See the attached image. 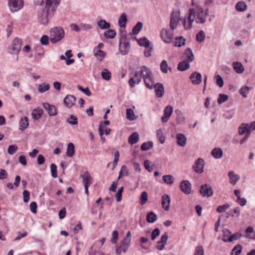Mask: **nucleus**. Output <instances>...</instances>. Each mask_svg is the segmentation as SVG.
I'll return each mask as SVG.
<instances>
[{"instance_id":"f257e3e1","label":"nucleus","mask_w":255,"mask_h":255,"mask_svg":"<svg viewBox=\"0 0 255 255\" xmlns=\"http://www.w3.org/2000/svg\"><path fill=\"white\" fill-rule=\"evenodd\" d=\"M60 0H42L40 2V9L38 11L40 22L46 24L48 22V17L55 11Z\"/></svg>"},{"instance_id":"f03ea898","label":"nucleus","mask_w":255,"mask_h":255,"mask_svg":"<svg viewBox=\"0 0 255 255\" xmlns=\"http://www.w3.org/2000/svg\"><path fill=\"white\" fill-rule=\"evenodd\" d=\"M208 16V9L204 10L201 7H197L189 10L188 19L191 18L197 23L203 24L206 22Z\"/></svg>"},{"instance_id":"7ed1b4c3","label":"nucleus","mask_w":255,"mask_h":255,"mask_svg":"<svg viewBox=\"0 0 255 255\" xmlns=\"http://www.w3.org/2000/svg\"><path fill=\"white\" fill-rule=\"evenodd\" d=\"M64 31L61 27H54L50 31V40L52 43L60 41L64 36Z\"/></svg>"},{"instance_id":"20e7f679","label":"nucleus","mask_w":255,"mask_h":255,"mask_svg":"<svg viewBox=\"0 0 255 255\" xmlns=\"http://www.w3.org/2000/svg\"><path fill=\"white\" fill-rule=\"evenodd\" d=\"M180 13L178 10H175L172 12L170 15V27L172 30H174L178 26L179 20H182L183 19H182L180 17Z\"/></svg>"},{"instance_id":"39448f33","label":"nucleus","mask_w":255,"mask_h":255,"mask_svg":"<svg viewBox=\"0 0 255 255\" xmlns=\"http://www.w3.org/2000/svg\"><path fill=\"white\" fill-rule=\"evenodd\" d=\"M8 4L10 11L14 12L23 8L24 1L23 0H8Z\"/></svg>"},{"instance_id":"423d86ee","label":"nucleus","mask_w":255,"mask_h":255,"mask_svg":"<svg viewBox=\"0 0 255 255\" xmlns=\"http://www.w3.org/2000/svg\"><path fill=\"white\" fill-rule=\"evenodd\" d=\"M160 37L165 43H171L173 41V33L172 31L163 28L160 32Z\"/></svg>"},{"instance_id":"0eeeda50","label":"nucleus","mask_w":255,"mask_h":255,"mask_svg":"<svg viewBox=\"0 0 255 255\" xmlns=\"http://www.w3.org/2000/svg\"><path fill=\"white\" fill-rule=\"evenodd\" d=\"M200 192L205 197H210L213 194L212 188L210 185L207 184H204L201 186Z\"/></svg>"},{"instance_id":"6e6552de","label":"nucleus","mask_w":255,"mask_h":255,"mask_svg":"<svg viewBox=\"0 0 255 255\" xmlns=\"http://www.w3.org/2000/svg\"><path fill=\"white\" fill-rule=\"evenodd\" d=\"M131 235L130 232H128L125 238L122 241L121 244L122 251L124 253H126L129 248L131 243Z\"/></svg>"},{"instance_id":"1a4fd4ad","label":"nucleus","mask_w":255,"mask_h":255,"mask_svg":"<svg viewBox=\"0 0 255 255\" xmlns=\"http://www.w3.org/2000/svg\"><path fill=\"white\" fill-rule=\"evenodd\" d=\"M141 76L139 70L136 71L133 77H131L128 81L129 86L131 88L134 87L136 85L139 84L141 81Z\"/></svg>"},{"instance_id":"9d476101","label":"nucleus","mask_w":255,"mask_h":255,"mask_svg":"<svg viewBox=\"0 0 255 255\" xmlns=\"http://www.w3.org/2000/svg\"><path fill=\"white\" fill-rule=\"evenodd\" d=\"M180 190L185 194H190L191 192L192 185L188 180L181 181L179 185Z\"/></svg>"},{"instance_id":"9b49d317","label":"nucleus","mask_w":255,"mask_h":255,"mask_svg":"<svg viewBox=\"0 0 255 255\" xmlns=\"http://www.w3.org/2000/svg\"><path fill=\"white\" fill-rule=\"evenodd\" d=\"M223 232L224 235L222 240L224 242H231L233 241L237 240L239 239L242 236V235L241 234L236 233L230 236L229 238H228V239H226V234L228 233L229 234H230L231 232H230L229 230L227 229L224 230Z\"/></svg>"},{"instance_id":"f8f14e48","label":"nucleus","mask_w":255,"mask_h":255,"mask_svg":"<svg viewBox=\"0 0 255 255\" xmlns=\"http://www.w3.org/2000/svg\"><path fill=\"white\" fill-rule=\"evenodd\" d=\"M204 159L199 158L196 160L195 164L193 166V168L196 173H202L204 171Z\"/></svg>"},{"instance_id":"ddd939ff","label":"nucleus","mask_w":255,"mask_h":255,"mask_svg":"<svg viewBox=\"0 0 255 255\" xmlns=\"http://www.w3.org/2000/svg\"><path fill=\"white\" fill-rule=\"evenodd\" d=\"M21 49V41L18 38L14 39L12 44L10 48V52L11 54H18Z\"/></svg>"},{"instance_id":"4468645a","label":"nucleus","mask_w":255,"mask_h":255,"mask_svg":"<svg viewBox=\"0 0 255 255\" xmlns=\"http://www.w3.org/2000/svg\"><path fill=\"white\" fill-rule=\"evenodd\" d=\"M43 107L50 116H55L57 114V108L54 105L44 103L43 104Z\"/></svg>"},{"instance_id":"2eb2a0df","label":"nucleus","mask_w":255,"mask_h":255,"mask_svg":"<svg viewBox=\"0 0 255 255\" xmlns=\"http://www.w3.org/2000/svg\"><path fill=\"white\" fill-rule=\"evenodd\" d=\"M173 112V107L171 106H166L164 110L163 116L161 117V121L163 123L167 122Z\"/></svg>"},{"instance_id":"dca6fc26","label":"nucleus","mask_w":255,"mask_h":255,"mask_svg":"<svg viewBox=\"0 0 255 255\" xmlns=\"http://www.w3.org/2000/svg\"><path fill=\"white\" fill-rule=\"evenodd\" d=\"M189 78L193 85H199L202 82V75L197 72H193L190 75Z\"/></svg>"},{"instance_id":"f3484780","label":"nucleus","mask_w":255,"mask_h":255,"mask_svg":"<svg viewBox=\"0 0 255 255\" xmlns=\"http://www.w3.org/2000/svg\"><path fill=\"white\" fill-rule=\"evenodd\" d=\"M156 95L158 98L162 97L164 93L163 85L160 83H157L153 86Z\"/></svg>"},{"instance_id":"a211bd4d","label":"nucleus","mask_w":255,"mask_h":255,"mask_svg":"<svg viewBox=\"0 0 255 255\" xmlns=\"http://www.w3.org/2000/svg\"><path fill=\"white\" fill-rule=\"evenodd\" d=\"M228 176L229 177V182L233 185H235L240 179V176L236 174L233 171H230L228 172Z\"/></svg>"},{"instance_id":"6ab92c4d","label":"nucleus","mask_w":255,"mask_h":255,"mask_svg":"<svg viewBox=\"0 0 255 255\" xmlns=\"http://www.w3.org/2000/svg\"><path fill=\"white\" fill-rule=\"evenodd\" d=\"M170 203V197L167 194L163 195L162 196L161 205H162V208L165 211L169 210Z\"/></svg>"},{"instance_id":"aec40b11","label":"nucleus","mask_w":255,"mask_h":255,"mask_svg":"<svg viewBox=\"0 0 255 255\" xmlns=\"http://www.w3.org/2000/svg\"><path fill=\"white\" fill-rule=\"evenodd\" d=\"M177 143L179 146L184 147L186 144L187 138L183 133H177L176 134Z\"/></svg>"},{"instance_id":"412c9836","label":"nucleus","mask_w":255,"mask_h":255,"mask_svg":"<svg viewBox=\"0 0 255 255\" xmlns=\"http://www.w3.org/2000/svg\"><path fill=\"white\" fill-rule=\"evenodd\" d=\"M76 98L72 95H68L64 99V103L66 107L71 108L75 103Z\"/></svg>"},{"instance_id":"4be33fe9","label":"nucleus","mask_w":255,"mask_h":255,"mask_svg":"<svg viewBox=\"0 0 255 255\" xmlns=\"http://www.w3.org/2000/svg\"><path fill=\"white\" fill-rule=\"evenodd\" d=\"M249 127L248 124H242L239 128V134L240 135L245 134V135L248 134V136H249L251 133V130L249 129Z\"/></svg>"},{"instance_id":"5701e85b","label":"nucleus","mask_w":255,"mask_h":255,"mask_svg":"<svg viewBox=\"0 0 255 255\" xmlns=\"http://www.w3.org/2000/svg\"><path fill=\"white\" fill-rule=\"evenodd\" d=\"M130 49V44L128 42H124L123 44L120 43L119 45V49L121 53L123 55L127 54Z\"/></svg>"},{"instance_id":"b1692460","label":"nucleus","mask_w":255,"mask_h":255,"mask_svg":"<svg viewBox=\"0 0 255 255\" xmlns=\"http://www.w3.org/2000/svg\"><path fill=\"white\" fill-rule=\"evenodd\" d=\"M81 177L83 179L84 186H89L91 184V180L92 177L88 171L85 172L83 175H81Z\"/></svg>"},{"instance_id":"393cba45","label":"nucleus","mask_w":255,"mask_h":255,"mask_svg":"<svg viewBox=\"0 0 255 255\" xmlns=\"http://www.w3.org/2000/svg\"><path fill=\"white\" fill-rule=\"evenodd\" d=\"M143 80L146 87L149 89H152L153 88V86L155 84L152 74L147 77H145V79H143Z\"/></svg>"},{"instance_id":"a878e982","label":"nucleus","mask_w":255,"mask_h":255,"mask_svg":"<svg viewBox=\"0 0 255 255\" xmlns=\"http://www.w3.org/2000/svg\"><path fill=\"white\" fill-rule=\"evenodd\" d=\"M139 71L141 74V79H145V77H147L152 74L150 69L145 66H141L140 68Z\"/></svg>"},{"instance_id":"bb28decb","label":"nucleus","mask_w":255,"mask_h":255,"mask_svg":"<svg viewBox=\"0 0 255 255\" xmlns=\"http://www.w3.org/2000/svg\"><path fill=\"white\" fill-rule=\"evenodd\" d=\"M233 67L234 70L238 74H241L244 71V68L241 62L236 61L233 63Z\"/></svg>"},{"instance_id":"cd10ccee","label":"nucleus","mask_w":255,"mask_h":255,"mask_svg":"<svg viewBox=\"0 0 255 255\" xmlns=\"http://www.w3.org/2000/svg\"><path fill=\"white\" fill-rule=\"evenodd\" d=\"M175 113L177 115L176 121L178 124H182L185 122L186 118L180 110H176Z\"/></svg>"},{"instance_id":"c85d7f7f","label":"nucleus","mask_w":255,"mask_h":255,"mask_svg":"<svg viewBox=\"0 0 255 255\" xmlns=\"http://www.w3.org/2000/svg\"><path fill=\"white\" fill-rule=\"evenodd\" d=\"M43 110L40 108H37L33 110L31 116L32 118L35 120L39 119L42 115Z\"/></svg>"},{"instance_id":"c756f323","label":"nucleus","mask_w":255,"mask_h":255,"mask_svg":"<svg viewBox=\"0 0 255 255\" xmlns=\"http://www.w3.org/2000/svg\"><path fill=\"white\" fill-rule=\"evenodd\" d=\"M127 15L125 13H123L118 19V24L121 27H125L126 23L128 21Z\"/></svg>"},{"instance_id":"7c9ffc66","label":"nucleus","mask_w":255,"mask_h":255,"mask_svg":"<svg viewBox=\"0 0 255 255\" xmlns=\"http://www.w3.org/2000/svg\"><path fill=\"white\" fill-rule=\"evenodd\" d=\"M190 67L189 62L183 60L179 63L177 66V69L180 71H184L188 69Z\"/></svg>"},{"instance_id":"2f4dec72","label":"nucleus","mask_w":255,"mask_h":255,"mask_svg":"<svg viewBox=\"0 0 255 255\" xmlns=\"http://www.w3.org/2000/svg\"><path fill=\"white\" fill-rule=\"evenodd\" d=\"M28 119L27 117L21 118L19 123V129L20 130L25 129L28 127Z\"/></svg>"},{"instance_id":"473e14b6","label":"nucleus","mask_w":255,"mask_h":255,"mask_svg":"<svg viewBox=\"0 0 255 255\" xmlns=\"http://www.w3.org/2000/svg\"><path fill=\"white\" fill-rule=\"evenodd\" d=\"M246 237L250 239H255V232H254V228L252 227H248L246 230Z\"/></svg>"},{"instance_id":"72a5a7b5","label":"nucleus","mask_w":255,"mask_h":255,"mask_svg":"<svg viewBox=\"0 0 255 255\" xmlns=\"http://www.w3.org/2000/svg\"><path fill=\"white\" fill-rule=\"evenodd\" d=\"M211 155L216 159L221 158L223 156V151L220 148H215L211 151Z\"/></svg>"},{"instance_id":"f704fd0d","label":"nucleus","mask_w":255,"mask_h":255,"mask_svg":"<svg viewBox=\"0 0 255 255\" xmlns=\"http://www.w3.org/2000/svg\"><path fill=\"white\" fill-rule=\"evenodd\" d=\"M126 118L129 121H132L136 120L137 116H135L133 111L131 109H126Z\"/></svg>"},{"instance_id":"c9c22d12","label":"nucleus","mask_w":255,"mask_h":255,"mask_svg":"<svg viewBox=\"0 0 255 255\" xmlns=\"http://www.w3.org/2000/svg\"><path fill=\"white\" fill-rule=\"evenodd\" d=\"M38 91L40 93H43L50 89V85L46 83H42L38 86Z\"/></svg>"},{"instance_id":"e433bc0d","label":"nucleus","mask_w":255,"mask_h":255,"mask_svg":"<svg viewBox=\"0 0 255 255\" xmlns=\"http://www.w3.org/2000/svg\"><path fill=\"white\" fill-rule=\"evenodd\" d=\"M146 221L149 223H153L157 220V216L153 212H149L146 215Z\"/></svg>"},{"instance_id":"4c0bfd02","label":"nucleus","mask_w":255,"mask_h":255,"mask_svg":"<svg viewBox=\"0 0 255 255\" xmlns=\"http://www.w3.org/2000/svg\"><path fill=\"white\" fill-rule=\"evenodd\" d=\"M139 139V135L137 132H134L132 133L128 137V142L131 144L136 143Z\"/></svg>"},{"instance_id":"58836bf2","label":"nucleus","mask_w":255,"mask_h":255,"mask_svg":"<svg viewBox=\"0 0 255 255\" xmlns=\"http://www.w3.org/2000/svg\"><path fill=\"white\" fill-rule=\"evenodd\" d=\"M75 153V147L73 143L70 142L67 145L66 155L68 157H72Z\"/></svg>"},{"instance_id":"ea45409f","label":"nucleus","mask_w":255,"mask_h":255,"mask_svg":"<svg viewBox=\"0 0 255 255\" xmlns=\"http://www.w3.org/2000/svg\"><path fill=\"white\" fill-rule=\"evenodd\" d=\"M185 39L182 36H179L175 38V41L174 42V46L175 47H181L185 43Z\"/></svg>"},{"instance_id":"a19ab883","label":"nucleus","mask_w":255,"mask_h":255,"mask_svg":"<svg viewBox=\"0 0 255 255\" xmlns=\"http://www.w3.org/2000/svg\"><path fill=\"white\" fill-rule=\"evenodd\" d=\"M98 26L103 29H108L110 27L111 24L104 19H101L97 22Z\"/></svg>"},{"instance_id":"79ce46f5","label":"nucleus","mask_w":255,"mask_h":255,"mask_svg":"<svg viewBox=\"0 0 255 255\" xmlns=\"http://www.w3.org/2000/svg\"><path fill=\"white\" fill-rule=\"evenodd\" d=\"M95 56L100 61H102L105 56L106 53L101 50H94Z\"/></svg>"},{"instance_id":"37998d69","label":"nucleus","mask_w":255,"mask_h":255,"mask_svg":"<svg viewBox=\"0 0 255 255\" xmlns=\"http://www.w3.org/2000/svg\"><path fill=\"white\" fill-rule=\"evenodd\" d=\"M102 78L106 81H109L111 79V73L107 69H104L101 72Z\"/></svg>"},{"instance_id":"c03bdc74","label":"nucleus","mask_w":255,"mask_h":255,"mask_svg":"<svg viewBox=\"0 0 255 255\" xmlns=\"http://www.w3.org/2000/svg\"><path fill=\"white\" fill-rule=\"evenodd\" d=\"M185 55L186 56V58L187 59V61L190 62H192L194 59V55L192 51V50L190 48H187L184 53Z\"/></svg>"},{"instance_id":"a18cd8bd","label":"nucleus","mask_w":255,"mask_h":255,"mask_svg":"<svg viewBox=\"0 0 255 255\" xmlns=\"http://www.w3.org/2000/svg\"><path fill=\"white\" fill-rule=\"evenodd\" d=\"M236 9L238 11H244L247 8V6L245 2L239 1L236 5Z\"/></svg>"},{"instance_id":"49530a36","label":"nucleus","mask_w":255,"mask_h":255,"mask_svg":"<svg viewBox=\"0 0 255 255\" xmlns=\"http://www.w3.org/2000/svg\"><path fill=\"white\" fill-rule=\"evenodd\" d=\"M164 182L168 185H172L174 182V177L171 175H166L162 177Z\"/></svg>"},{"instance_id":"de8ad7c7","label":"nucleus","mask_w":255,"mask_h":255,"mask_svg":"<svg viewBox=\"0 0 255 255\" xmlns=\"http://www.w3.org/2000/svg\"><path fill=\"white\" fill-rule=\"evenodd\" d=\"M156 137L160 143L163 144L165 142V137L163 135V131L161 129H158L156 131Z\"/></svg>"},{"instance_id":"09e8293b","label":"nucleus","mask_w":255,"mask_h":255,"mask_svg":"<svg viewBox=\"0 0 255 255\" xmlns=\"http://www.w3.org/2000/svg\"><path fill=\"white\" fill-rule=\"evenodd\" d=\"M142 26L143 23L141 22H138L132 28V33L133 34H137L142 29Z\"/></svg>"},{"instance_id":"8fccbe9b","label":"nucleus","mask_w":255,"mask_h":255,"mask_svg":"<svg viewBox=\"0 0 255 255\" xmlns=\"http://www.w3.org/2000/svg\"><path fill=\"white\" fill-rule=\"evenodd\" d=\"M160 67L161 71L164 73H167L168 69L171 70V68L168 67L167 62L165 60L161 62Z\"/></svg>"},{"instance_id":"3c124183","label":"nucleus","mask_w":255,"mask_h":255,"mask_svg":"<svg viewBox=\"0 0 255 255\" xmlns=\"http://www.w3.org/2000/svg\"><path fill=\"white\" fill-rule=\"evenodd\" d=\"M138 43L139 45L144 46L145 48L148 47L150 45L149 41L145 37L140 38L138 40Z\"/></svg>"},{"instance_id":"603ef678","label":"nucleus","mask_w":255,"mask_h":255,"mask_svg":"<svg viewBox=\"0 0 255 255\" xmlns=\"http://www.w3.org/2000/svg\"><path fill=\"white\" fill-rule=\"evenodd\" d=\"M153 143L152 141H147L143 143L141 145V149L143 151L149 150L152 147Z\"/></svg>"},{"instance_id":"864d4df0","label":"nucleus","mask_w":255,"mask_h":255,"mask_svg":"<svg viewBox=\"0 0 255 255\" xmlns=\"http://www.w3.org/2000/svg\"><path fill=\"white\" fill-rule=\"evenodd\" d=\"M196 38V40L199 43H201L204 41L205 38V34L204 31L200 30L198 33H197Z\"/></svg>"},{"instance_id":"5fc2aeb1","label":"nucleus","mask_w":255,"mask_h":255,"mask_svg":"<svg viewBox=\"0 0 255 255\" xmlns=\"http://www.w3.org/2000/svg\"><path fill=\"white\" fill-rule=\"evenodd\" d=\"M194 21L192 20L191 18L188 19L187 18V20H186L185 18L183 19V23L184 26V28L186 29H190L192 26V23Z\"/></svg>"},{"instance_id":"6e6d98bb","label":"nucleus","mask_w":255,"mask_h":255,"mask_svg":"<svg viewBox=\"0 0 255 255\" xmlns=\"http://www.w3.org/2000/svg\"><path fill=\"white\" fill-rule=\"evenodd\" d=\"M251 90V88L248 86H243L240 90V94L244 97L246 98L249 91Z\"/></svg>"},{"instance_id":"4d7b16f0","label":"nucleus","mask_w":255,"mask_h":255,"mask_svg":"<svg viewBox=\"0 0 255 255\" xmlns=\"http://www.w3.org/2000/svg\"><path fill=\"white\" fill-rule=\"evenodd\" d=\"M116 33L114 30L113 29H109L107 31H106L104 32V35L107 38L109 39H112L115 37L116 36Z\"/></svg>"},{"instance_id":"13d9d810","label":"nucleus","mask_w":255,"mask_h":255,"mask_svg":"<svg viewBox=\"0 0 255 255\" xmlns=\"http://www.w3.org/2000/svg\"><path fill=\"white\" fill-rule=\"evenodd\" d=\"M148 199V195L146 192H142L140 196L141 205H143L146 203Z\"/></svg>"},{"instance_id":"bf43d9fd","label":"nucleus","mask_w":255,"mask_h":255,"mask_svg":"<svg viewBox=\"0 0 255 255\" xmlns=\"http://www.w3.org/2000/svg\"><path fill=\"white\" fill-rule=\"evenodd\" d=\"M128 169L127 168L126 166L123 165L122 166L121 169L119 172L118 179H120L122 176H128Z\"/></svg>"},{"instance_id":"052dcab7","label":"nucleus","mask_w":255,"mask_h":255,"mask_svg":"<svg viewBox=\"0 0 255 255\" xmlns=\"http://www.w3.org/2000/svg\"><path fill=\"white\" fill-rule=\"evenodd\" d=\"M242 246L238 245L236 246L233 249L231 255H239L242 252Z\"/></svg>"},{"instance_id":"680f3d73","label":"nucleus","mask_w":255,"mask_h":255,"mask_svg":"<svg viewBox=\"0 0 255 255\" xmlns=\"http://www.w3.org/2000/svg\"><path fill=\"white\" fill-rule=\"evenodd\" d=\"M230 207V205L227 203L223 205L218 206L217 208V211L219 213L225 212L227 209Z\"/></svg>"},{"instance_id":"e2e57ef3","label":"nucleus","mask_w":255,"mask_h":255,"mask_svg":"<svg viewBox=\"0 0 255 255\" xmlns=\"http://www.w3.org/2000/svg\"><path fill=\"white\" fill-rule=\"evenodd\" d=\"M18 150V147L15 144L10 145L7 148V152L10 155L14 154Z\"/></svg>"},{"instance_id":"0e129e2a","label":"nucleus","mask_w":255,"mask_h":255,"mask_svg":"<svg viewBox=\"0 0 255 255\" xmlns=\"http://www.w3.org/2000/svg\"><path fill=\"white\" fill-rule=\"evenodd\" d=\"M50 169H51L52 177L54 178H57V166L54 163L51 164Z\"/></svg>"},{"instance_id":"69168bd1","label":"nucleus","mask_w":255,"mask_h":255,"mask_svg":"<svg viewBox=\"0 0 255 255\" xmlns=\"http://www.w3.org/2000/svg\"><path fill=\"white\" fill-rule=\"evenodd\" d=\"M67 122L71 125H76L78 124L77 118L74 115H71L70 118L67 120Z\"/></svg>"},{"instance_id":"338daca9","label":"nucleus","mask_w":255,"mask_h":255,"mask_svg":"<svg viewBox=\"0 0 255 255\" xmlns=\"http://www.w3.org/2000/svg\"><path fill=\"white\" fill-rule=\"evenodd\" d=\"M168 239V234L164 233L161 237L160 240L158 241V244H162L164 245L167 244V242Z\"/></svg>"},{"instance_id":"774afa93","label":"nucleus","mask_w":255,"mask_h":255,"mask_svg":"<svg viewBox=\"0 0 255 255\" xmlns=\"http://www.w3.org/2000/svg\"><path fill=\"white\" fill-rule=\"evenodd\" d=\"M124 190V187L122 186L120 188H119L116 194V197L117 199V202H120L122 200V193Z\"/></svg>"}]
</instances>
